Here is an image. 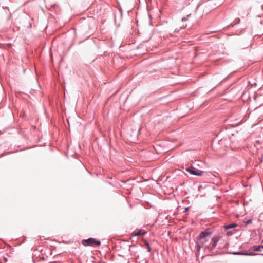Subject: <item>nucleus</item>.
<instances>
[{"label":"nucleus","instance_id":"obj_1","mask_svg":"<svg viewBox=\"0 0 263 263\" xmlns=\"http://www.w3.org/2000/svg\"><path fill=\"white\" fill-rule=\"evenodd\" d=\"M213 231L211 229H205L200 233L198 237L197 240L199 241L202 245H203L208 242V239H207V237H210Z\"/></svg>","mask_w":263,"mask_h":263},{"label":"nucleus","instance_id":"obj_2","mask_svg":"<svg viewBox=\"0 0 263 263\" xmlns=\"http://www.w3.org/2000/svg\"><path fill=\"white\" fill-rule=\"evenodd\" d=\"M81 243L85 246H93L95 245L99 246L101 245V242L99 240H97L94 238H89L87 239H83Z\"/></svg>","mask_w":263,"mask_h":263},{"label":"nucleus","instance_id":"obj_3","mask_svg":"<svg viewBox=\"0 0 263 263\" xmlns=\"http://www.w3.org/2000/svg\"><path fill=\"white\" fill-rule=\"evenodd\" d=\"M219 240V236H214L212 237L211 243L209 245L205 246V249L212 251L217 246V243Z\"/></svg>","mask_w":263,"mask_h":263},{"label":"nucleus","instance_id":"obj_4","mask_svg":"<svg viewBox=\"0 0 263 263\" xmlns=\"http://www.w3.org/2000/svg\"><path fill=\"white\" fill-rule=\"evenodd\" d=\"M186 171L191 174L197 176H201L203 174V172L202 171L198 170L193 166L186 168Z\"/></svg>","mask_w":263,"mask_h":263},{"label":"nucleus","instance_id":"obj_5","mask_svg":"<svg viewBox=\"0 0 263 263\" xmlns=\"http://www.w3.org/2000/svg\"><path fill=\"white\" fill-rule=\"evenodd\" d=\"M262 249H263V245L261 246H254L250 248V250L254 251H261Z\"/></svg>","mask_w":263,"mask_h":263},{"label":"nucleus","instance_id":"obj_6","mask_svg":"<svg viewBox=\"0 0 263 263\" xmlns=\"http://www.w3.org/2000/svg\"><path fill=\"white\" fill-rule=\"evenodd\" d=\"M146 233V231H144V230H138L137 232H135L134 235L135 236H140V235H143Z\"/></svg>","mask_w":263,"mask_h":263},{"label":"nucleus","instance_id":"obj_7","mask_svg":"<svg viewBox=\"0 0 263 263\" xmlns=\"http://www.w3.org/2000/svg\"><path fill=\"white\" fill-rule=\"evenodd\" d=\"M237 226V224L235 223H232L229 224L225 225L224 228L226 230H228L230 229H232L235 228Z\"/></svg>","mask_w":263,"mask_h":263},{"label":"nucleus","instance_id":"obj_8","mask_svg":"<svg viewBox=\"0 0 263 263\" xmlns=\"http://www.w3.org/2000/svg\"><path fill=\"white\" fill-rule=\"evenodd\" d=\"M233 254H242V255H250V256H252V255H256L254 253H241L240 252H234L233 253Z\"/></svg>","mask_w":263,"mask_h":263},{"label":"nucleus","instance_id":"obj_9","mask_svg":"<svg viewBox=\"0 0 263 263\" xmlns=\"http://www.w3.org/2000/svg\"><path fill=\"white\" fill-rule=\"evenodd\" d=\"M202 245L200 243V242L197 240V241L196 242V246L197 252H199L200 251V249L202 247Z\"/></svg>","mask_w":263,"mask_h":263},{"label":"nucleus","instance_id":"obj_10","mask_svg":"<svg viewBox=\"0 0 263 263\" xmlns=\"http://www.w3.org/2000/svg\"><path fill=\"white\" fill-rule=\"evenodd\" d=\"M240 20L239 18H236V19L234 20V22H233V23H232L231 24V26H232V27H233V26H234L235 25L239 24V23H240Z\"/></svg>","mask_w":263,"mask_h":263},{"label":"nucleus","instance_id":"obj_11","mask_svg":"<svg viewBox=\"0 0 263 263\" xmlns=\"http://www.w3.org/2000/svg\"><path fill=\"white\" fill-rule=\"evenodd\" d=\"M145 245H146V248H147V251L148 252H150L151 251V247H150L149 245L147 242H146L145 243Z\"/></svg>","mask_w":263,"mask_h":263},{"label":"nucleus","instance_id":"obj_12","mask_svg":"<svg viewBox=\"0 0 263 263\" xmlns=\"http://www.w3.org/2000/svg\"><path fill=\"white\" fill-rule=\"evenodd\" d=\"M234 232L233 231H229L227 232V235L228 236L232 235Z\"/></svg>","mask_w":263,"mask_h":263},{"label":"nucleus","instance_id":"obj_13","mask_svg":"<svg viewBox=\"0 0 263 263\" xmlns=\"http://www.w3.org/2000/svg\"><path fill=\"white\" fill-rule=\"evenodd\" d=\"M246 225H248L251 223H252V220L251 219H248L245 222Z\"/></svg>","mask_w":263,"mask_h":263},{"label":"nucleus","instance_id":"obj_14","mask_svg":"<svg viewBox=\"0 0 263 263\" xmlns=\"http://www.w3.org/2000/svg\"><path fill=\"white\" fill-rule=\"evenodd\" d=\"M186 17H183V18H182V21H186Z\"/></svg>","mask_w":263,"mask_h":263},{"label":"nucleus","instance_id":"obj_15","mask_svg":"<svg viewBox=\"0 0 263 263\" xmlns=\"http://www.w3.org/2000/svg\"><path fill=\"white\" fill-rule=\"evenodd\" d=\"M188 209H189V208H188V207L185 208V210H184V211H185V212H186V211L188 210Z\"/></svg>","mask_w":263,"mask_h":263},{"label":"nucleus","instance_id":"obj_16","mask_svg":"<svg viewBox=\"0 0 263 263\" xmlns=\"http://www.w3.org/2000/svg\"><path fill=\"white\" fill-rule=\"evenodd\" d=\"M226 79H227V78H225L224 79H223V80H222L220 82H222L223 80H226Z\"/></svg>","mask_w":263,"mask_h":263},{"label":"nucleus","instance_id":"obj_17","mask_svg":"<svg viewBox=\"0 0 263 263\" xmlns=\"http://www.w3.org/2000/svg\"><path fill=\"white\" fill-rule=\"evenodd\" d=\"M260 255H263V254H260Z\"/></svg>","mask_w":263,"mask_h":263},{"label":"nucleus","instance_id":"obj_18","mask_svg":"<svg viewBox=\"0 0 263 263\" xmlns=\"http://www.w3.org/2000/svg\"><path fill=\"white\" fill-rule=\"evenodd\" d=\"M262 242H263V240L262 241Z\"/></svg>","mask_w":263,"mask_h":263}]
</instances>
